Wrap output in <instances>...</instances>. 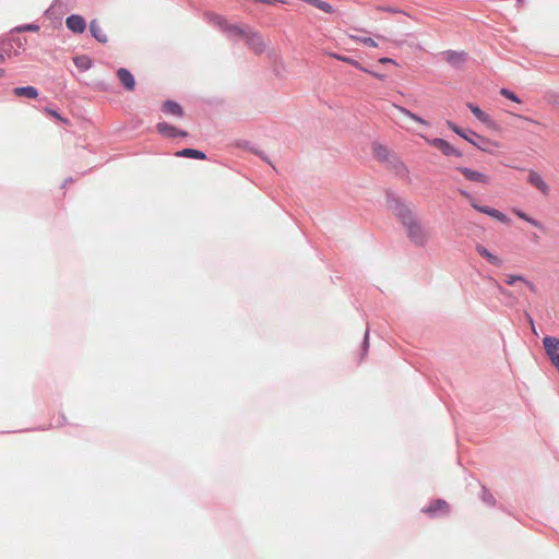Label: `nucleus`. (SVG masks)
Listing matches in <instances>:
<instances>
[{"label": "nucleus", "instance_id": "412c9836", "mask_svg": "<svg viewBox=\"0 0 559 559\" xmlns=\"http://www.w3.org/2000/svg\"><path fill=\"white\" fill-rule=\"evenodd\" d=\"M224 29L231 35L243 38L247 35V33L249 32L250 27L249 26H240V25H226L224 27Z\"/></svg>", "mask_w": 559, "mask_h": 559}, {"label": "nucleus", "instance_id": "72a5a7b5", "mask_svg": "<svg viewBox=\"0 0 559 559\" xmlns=\"http://www.w3.org/2000/svg\"><path fill=\"white\" fill-rule=\"evenodd\" d=\"M371 75L378 78V79H382L383 76L380 75L379 73H376V72H369Z\"/></svg>", "mask_w": 559, "mask_h": 559}, {"label": "nucleus", "instance_id": "bb28decb", "mask_svg": "<svg viewBox=\"0 0 559 559\" xmlns=\"http://www.w3.org/2000/svg\"><path fill=\"white\" fill-rule=\"evenodd\" d=\"M516 214H518V216H519L520 218H522V219L526 221L527 223H530V224H531V225H533L534 227L540 228L542 224H540L538 221H536V219H534V218H532V217L527 216L525 213L520 212V211H519V212H516Z\"/></svg>", "mask_w": 559, "mask_h": 559}, {"label": "nucleus", "instance_id": "b1692460", "mask_svg": "<svg viewBox=\"0 0 559 559\" xmlns=\"http://www.w3.org/2000/svg\"><path fill=\"white\" fill-rule=\"evenodd\" d=\"M74 63L82 70H87L91 67V60L86 56H80L74 58Z\"/></svg>", "mask_w": 559, "mask_h": 559}, {"label": "nucleus", "instance_id": "4c0bfd02", "mask_svg": "<svg viewBox=\"0 0 559 559\" xmlns=\"http://www.w3.org/2000/svg\"><path fill=\"white\" fill-rule=\"evenodd\" d=\"M519 1V5H522L523 3V0H518Z\"/></svg>", "mask_w": 559, "mask_h": 559}, {"label": "nucleus", "instance_id": "cd10ccee", "mask_svg": "<svg viewBox=\"0 0 559 559\" xmlns=\"http://www.w3.org/2000/svg\"><path fill=\"white\" fill-rule=\"evenodd\" d=\"M45 112H47L48 115H50L51 117L56 118L57 120L61 121L62 123L64 124H70V121L69 119L64 118V117H61L56 110L53 109H50V108H45Z\"/></svg>", "mask_w": 559, "mask_h": 559}, {"label": "nucleus", "instance_id": "f8f14e48", "mask_svg": "<svg viewBox=\"0 0 559 559\" xmlns=\"http://www.w3.org/2000/svg\"><path fill=\"white\" fill-rule=\"evenodd\" d=\"M476 251L478 252L479 255H481L484 259H486L492 265H496V266L502 265V260L499 257H497L496 254H492L491 252H489L488 249L486 247H484L483 245H477Z\"/></svg>", "mask_w": 559, "mask_h": 559}, {"label": "nucleus", "instance_id": "7c9ffc66", "mask_svg": "<svg viewBox=\"0 0 559 559\" xmlns=\"http://www.w3.org/2000/svg\"><path fill=\"white\" fill-rule=\"evenodd\" d=\"M474 209H476L478 212L480 213H484V214H487L488 215V212H490V209L489 206H480L478 204H472Z\"/></svg>", "mask_w": 559, "mask_h": 559}, {"label": "nucleus", "instance_id": "f257e3e1", "mask_svg": "<svg viewBox=\"0 0 559 559\" xmlns=\"http://www.w3.org/2000/svg\"><path fill=\"white\" fill-rule=\"evenodd\" d=\"M388 209L406 230L409 241L416 247H425L430 239L429 229L418 219L413 210L400 199H388Z\"/></svg>", "mask_w": 559, "mask_h": 559}, {"label": "nucleus", "instance_id": "6e6552de", "mask_svg": "<svg viewBox=\"0 0 559 559\" xmlns=\"http://www.w3.org/2000/svg\"><path fill=\"white\" fill-rule=\"evenodd\" d=\"M457 169L469 181L479 182L484 185L489 183V177L483 173L466 167H460Z\"/></svg>", "mask_w": 559, "mask_h": 559}, {"label": "nucleus", "instance_id": "2f4dec72", "mask_svg": "<svg viewBox=\"0 0 559 559\" xmlns=\"http://www.w3.org/2000/svg\"><path fill=\"white\" fill-rule=\"evenodd\" d=\"M379 62H381V63H393L394 61L392 59H390V58L384 57V58H381L379 60Z\"/></svg>", "mask_w": 559, "mask_h": 559}, {"label": "nucleus", "instance_id": "f704fd0d", "mask_svg": "<svg viewBox=\"0 0 559 559\" xmlns=\"http://www.w3.org/2000/svg\"><path fill=\"white\" fill-rule=\"evenodd\" d=\"M4 74H5L4 69H0V78H3V76H4Z\"/></svg>", "mask_w": 559, "mask_h": 559}, {"label": "nucleus", "instance_id": "2eb2a0df", "mask_svg": "<svg viewBox=\"0 0 559 559\" xmlns=\"http://www.w3.org/2000/svg\"><path fill=\"white\" fill-rule=\"evenodd\" d=\"M444 59L449 63L459 67L466 61V53L457 51H447L444 53Z\"/></svg>", "mask_w": 559, "mask_h": 559}, {"label": "nucleus", "instance_id": "c9c22d12", "mask_svg": "<svg viewBox=\"0 0 559 559\" xmlns=\"http://www.w3.org/2000/svg\"><path fill=\"white\" fill-rule=\"evenodd\" d=\"M518 117H519V118H521V119L527 120V121H532V120H531L530 118H527V117H523V116H518Z\"/></svg>", "mask_w": 559, "mask_h": 559}, {"label": "nucleus", "instance_id": "a878e982", "mask_svg": "<svg viewBox=\"0 0 559 559\" xmlns=\"http://www.w3.org/2000/svg\"><path fill=\"white\" fill-rule=\"evenodd\" d=\"M500 94H501L502 96H504L506 98H508V99H510V100L514 102V103H518V104H520V103H521V99H520V98H519V97H518L513 92H511V91H510V90H508V88H501V90H500Z\"/></svg>", "mask_w": 559, "mask_h": 559}, {"label": "nucleus", "instance_id": "1a4fd4ad", "mask_svg": "<svg viewBox=\"0 0 559 559\" xmlns=\"http://www.w3.org/2000/svg\"><path fill=\"white\" fill-rule=\"evenodd\" d=\"M156 130L158 131V133L167 138L187 136V132L179 131L174 126L168 124L167 122H158L156 124Z\"/></svg>", "mask_w": 559, "mask_h": 559}, {"label": "nucleus", "instance_id": "9b49d317", "mask_svg": "<svg viewBox=\"0 0 559 559\" xmlns=\"http://www.w3.org/2000/svg\"><path fill=\"white\" fill-rule=\"evenodd\" d=\"M117 76L120 81V83L124 86V88L127 91H133L134 87H135V80H134V76L132 75V73L124 69V68H120L118 71H117Z\"/></svg>", "mask_w": 559, "mask_h": 559}, {"label": "nucleus", "instance_id": "c85d7f7f", "mask_svg": "<svg viewBox=\"0 0 559 559\" xmlns=\"http://www.w3.org/2000/svg\"><path fill=\"white\" fill-rule=\"evenodd\" d=\"M354 39L360 44H364L369 47H378V44L370 37H354Z\"/></svg>", "mask_w": 559, "mask_h": 559}, {"label": "nucleus", "instance_id": "7ed1b4c3", "mask_svg": "<svg viewBox=\"0 0 559 559\" xmlns=\"http://www.w3.org/2000/svg\"><path fill=\"white\" fill-rule=\"evenodd\" d=\"M543 345L549 360L559 372V338L554 336H545L543 338Z\"/></svg>", "mask_w": 559, "mask_h": 559}, {"label": "nucleus", "instance_id": "5701e85b", "mask_svg": "<svg viewBox=\"0 0 559 559\" xmlns=\"http://www.w3.org/2000/svg\"><path fill=\"white\" fill-rule=\"evenodd\" d=\"M332 56H333L335 59L340 60V61H343V62L348 63V64H350V66H353V67H355V68H357V69H359V70H362V71H365V72H368V71H367L366 69H364V68L361 67V64H360L357 60H355V59H352V58H349V57H345V56H340V55H336V53H333Z\"/></svg>", "mask_w": 559, "mask_h": 559}, {"label": "nucleus", "instance_id": "e433bc0d", "mask_svg": "<svg viewBox=\"0 0 559 559\" xmlns=\"http://www.w3.org/2000/svg\"><path fill=\"white\" fill-rule=\"evenodd\" d=\"M499 289L502 294H506V290L503 288L499 287Z\"/></svg>", "mask_w": 559, "mask_h": 559}, {"label": "nucleus", "instance_id": "a211bd4d", "mask_svg": "<svg viewBox=\"0 0 559 559\" xmlns=\"http://www.w3.org/2000/svg\"><path fill=\"white\" fill-rule=\"evenodd\" d=\"M394 109H396L400 114H402L403 116L412 119L413 121L417 122V123H420V124H424V126H428V122L420 118L419 116L413 114L412 111H409L408 109H406L405 107L403 106H400V105H393Z\"/></svg>", "mask_w": 559, "mask_h": 559}, {"label": "nucleus", "instance_id": "aec40b11", "mask_svg": "<svg viewBox=\"0 0 559 559\" xmlns=\"http://www.w3.org/2000/svg\"><path fill=\"white\" fill-rule=\"evenodd\" d=\"M177 156L180 157H189V158H197V159H205V154L201 151L194 150V148H183L181 151H178L176 153Z\"/></svg>", "mask_w": 559, "mask_h": 559}, {"label": "nucleus", "instance_id": "ddd939ff", "mask_svg": "<svg viewBox=\"0 0 559 559\" xmlns=\"http://www.w3.org/2000/svg\"><path fill=\"white\" fill-rule=\"evenodd\" d=\"M12 92L17 97H26L31 99L38 97V90L34 86L15 87Z\"/></svg>", "mask_w": 559, "mask_h": 559}, {"label": "nucleus", "instance_id": "4be33fe9", "mask_svg": "<svg viewBox=\"0 0 559 559\" xmlns=\"http://www.w3.org/2000/svg\"><path fill=\"white\" fill-rule=\"evenodd\" d=\"M516 282H523L527 285V287L531 289V290H535V286L533 283H531L530 281H527L525 277L521 276V275H508L507 278H506V283L508 285H514Z\"/></svg>", "mask_w": 559, "mask_h": 559}, {"label": "nucleus", "instance_id": "473e14b6", "mask_svg": "<svg viewBox=\"0 0 559 559\" xmlns=\"http://www.w3.org/2000/svg\"><path fill=\"white\" fill-rule=\"evenodd\" d=\"M5 61V56L0 52V64Z\"/></svg>", "mask_w": 559, "mask_h": 559}, {"label": "nucleus", "instance_id": "c756f323", "mask_svg": "<svg viewBox=\"0 0 559 559\" xmlns=\"http://www.w3.org/2000/svg\"><path fill=\"white\" fill-rule=\"evenodd\" d=\"M17 31L19 32H25V31L36 32V31H38V26L34 25V24H28V25H24L22 27H19Z\"/></svg>", "mask_w": 559, "mask_h": 559}, {"label": "nucleus", "instance_id": "20e7f679", "mask_svg": "<svg viewBox=\"0 0 559 559\" xmlns=\"http://www.w3.org/2000/svg\"><path fill=\"white\" fill-rule=\"evenodd\" d=\"M372 154L379 162H389L390 159H393L396 162L402 171H407L406 166L400 162L399 158L394 156L385 145L374 143L372 145Z\"/></svg>", "mask_w": 559, "mask_h": 559}, {"label": "nucleus", "instance_id": "dca6fc26", "mask_svg": "<svg viewBox=\"0 0 559 559\" xmlns=\"http://www.w3.org/2000/svg\"><path fill=\"white\" fill-rule=\"evenodd\" d=\"M163 111L167 115L178 116L181 117L183 115L182 107L173 100H167L163 104L162 107Z\"/></svg>", "mask_w": 559, "mask_h": 559}, {"label": "nucleus", "instance_id": "39448f33", "mask_svg": "<svg viewBox=\"0 0 559 559\" xmlns=\"http://www.w3.org/2000/svg\"><path fill=\"white\" fill-rule=\"evenodd\" d=\"M427 141L430 145H432L433 147L441 151L442 154L445 156H455V157L462 156V153L457 148H455L452 144H450L448 141H445L443 139L436 138V139L427 140Z\"/></svg>", "mask_w": 559, "mask_h": 559}, {"label": "nucleus", "instance_id": "393cba45", "mask_svg": "<svg viewBox=\"0 0 559 559\" xmlns=\"http://www.w3.org/2000/svg\"><path fill=\"white\" fill-rule=\"evenodd\" d=\"M488 215L502 222V223H508L509 222V218L507 217L506 214H503L502 212L496 210V209H490V212H488Z\"/></svg>", "mask_w": 559, "mask_h": 559}, {"label": "nucleus", "instance_id": "f3484780", "mask_svg": "<svg viewBox=\"0 0 559 559\" xmlns=\"http://www.w3.org/2000/svg\"><path fill=\"white\" fill-rule=\"evenodd\" d=\"M90 31L91 34L100 43H106L108 40L107 35L105 34L104 29L102 28L100 24L93 20L90 23Z\"/></svg>", "mask_w": 559, "mask_h": 559}, {"label": "nucleus", "instance_id": "0eeeda50", "mask_svg": "<svg viewBox=\"0 0 559 559\" xmlns=\"http://www.w3.org/2000/svg\"><path fill=\"white\" fill-rule=\"evenodd\" d=\"M527 182L536 188L539 192H542L544 195H548L549 193V186L546 183V181L543 179V177L535 170L528 171Z\"/></svg>", "mask_w": 559, "mask_h": 559}, {"label": "nucleus", "instance_id": "4468645a", "mask_svg": "<svg viewBox=\"0 0 559 559\" xmlns=\"http://www.w3.org/2000/svg\"><path fill=\"white\" fill-rule=\"evenodd\" d=\"M423 511L429 514H436L438 512L448 513L449 506L444 500L439 499L432 502L429 507L425 508Z\"/></svg>", "mask_w": 559, "mask_h": 559}, {"label": "nucleus", "instance_id": "423d86ee", "mask_svg": "<svg viewBox=\"0 0 559 559\" xmlns=\"http://www.w3.org/2000/svg\"><path fill=\"white\" fill-rule=\"evenodd\" d=\"M246 39L247 45L255 52L261 53L265 49V44L261 35L252 32L250 28L247 35L243 37Z\"/></svg>", "mask_w": 559, "mask_h": 559}, {"label": "nucleus", "instance_id": "6ab92c4d", "mask_svg": "<svg viewBox=\"0 0 559 559\" xmlns=\"http://www.w3.org/2000/svg\"><path fill=\"white\" fill-rule=\"evenodd\" d=\"M467 107L479 121L487 124L491 122L490 117L485 111H483L477 105L468 103Z\"/></svg>", "mask_w": 559, "mask_h": 559}, {"label": "nucleus", "instance_id": "f03ea898", "mask_svg": "<svg viewBox=\"0 0 559 559\" xmlns=\"http://www.w3.org/2000/svg\"><path fill=\"white\" fill-rule=\"evenodd\" d=\"M448 127L452 131H454L456 134L462 136L464 140H466L467 142H469L471 144H473L474 146H476L477 148H479L484 152L491 153L492 147H499L498 142L486 139V138L478 135L474 132H469V134H467V133L463 132L456 124H454L451 121H448Z\"/></svg>", "mask_w": 559, "mask_h": 559}, {"label": "nucleus", "instance_id": "9d476101", "mask_svg": "<svg viewBox=\"0 0 559 559\" xmlns=\"http://www.w3.org/2000/svg\"><path fill=\"white\" fill-rule=\"evenodd\" d=\"M66 25L70 31L79 34L83 33L86 27L84 19L76 14L67 17Z\"/></svg>", "mask_w": 559, "mask_h": 559}]
</instances>
